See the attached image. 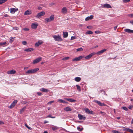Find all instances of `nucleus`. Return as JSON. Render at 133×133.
Here are the masks:
<instances>
[{
    "instance_id": "nucleus-3",
    "label": "nucleus",
    "mask_w": 133,
    "mask_h": 133,
    "mask_svg": "<svg viewBox=\"0 0 133 133\" xmlns=\"http://www.w3.org/2000/svg\"><path fill=\"white\" fill-rule=\"evenodd\" d=\"M17 102V100H15L8 107V108L10 109L12 108L15 106Z\"/></svg>"
},
{
    "instance_id": "nucleus-6",
    "label": "nucleus",
    "mask_w": 133,
    "mask_h": 133,
    "mask_svg": "<svg viewBox=\"0 0 133 133\" xmlns=\"http://www.w3.org/2000/svg\"><path fill=\"white\" fill-rule=\"evenodd\" d=\"M94 102L95 103H97V104H98L100 106H106V105L104 103H101L100 101H98L97 100H94Z\"/></svg>"
},
{
    "instance_id": "nucleus-23",
    "label": "nucleus",
    "mask_w": 133,
    "mask_h": 133,
    "mask_svg": "<svg viewBox=\"0 0 133 133\" xmlns=\"http://www.w3.org/2000/svg\"><path fill=\"white\" fill-rule=\"evenodd\" d=\"M75 81L77 82L80 81L81 80V78L79 77H77L75 78Z\"/></svg>"
},
{
    "instance_id": "nucleus-43",
    "label": "nucleus",
    "mask_w": 133,
    "mask_h": 133,
    "mask_svg": "<svg viewBox=\"0 0 133 133\" xmlns=\"http://www.w3.org/2000/svg\"><path fill=\"white\" fill-rule=\"evenodd\" d=\"M47 117H49L51 118H55L56 117L55 116L52 117L50 115H48Z\"/></svg>"
},
{
    "instance_id": "nucleus-4",
    "label": "nucleus",
    "mask_w": 133,
    "mask_h": 133,
    "mask_svg": "<svg viewBox=\"0 0 133 133\" xmlns=\"http://www.w3.org/2000/svg\"><path fill=\"white\" fill-rule=\"evenodd\" d=\"M84 57V56H81L77 57H76L72 59V61H78Z\"/></svg>"
},
{
    "instance_id": "nucleus-44",
    "label": "nucleus",
    "mask_w": 133,
    "mask_h": 133,
    "mask_svg": "<svg viewBox=\"0 0 133 133\" xmlns=\"http://www.w3.org/2000/svg\"><path fill=\"white\" fill-rule=\"evenodd\" d=\"M22 43L23 45H25L27 44V42L25 41H23L22 42Z\"/></svg>"
},
{
    "instance_id": "nucleus-8",
    "label": "nucleus",
    "mask_w": 133,
    "mask_h": 133,
    "mask_svg": "<svg viewBox=\"0 0 133 133\" xmlns=\"http://www.w3.org/2000/svg\"><path fill=\"white\" fill-rule=\"evenodd\" d=\"M85 112L86 113L88 114H93L94 113V112L90 110H89L87 108H86L85 109Z\"/></svg>"
},
{
    "instance_id": "nucleus-52",
    "label": "nucleus",
    "mask_w": 133,
    "mask_h": 133,
    "mask_svg": "<svg viewBox=\"0 0 133 133\" xmlns=\"http://www.w3.org/2000/svg\"><path fill=\"white\" fill-rule=\"evenodd\" d=\"M95 33L96 34H99L100 33V31H95Z\"/></svg>"
},
{
    "instance_id": "nucleus-38",
    "label": "nucleus",
    "mask_w": 133,
    "mask_h": 133,
    "mask_svg": "<svg viewBox=\"0 0 133 133\" xmlns=\"http://www.w3.org/2000/svg\"><path fill=\"white\" fill-rule=\"evenodd\" d=\"M77 51H81L83 50V49L82 48H78L76 50Z\"/></svg>"
},
{
    "instance_id": "nucleus-9",
    "label": "nucleus",
    "mask_w": 133,
    "mask_h": 133,
    "mask_svg": "<svg viewBox=\"0 0 133 133\" xmlns=\"http://www.w3.org/2000/svg\"><path fill=\"white\" fill-rule=\"evenodd\" d=\"M37 26L38 24L37 23H34L32 24L31 26L32 29H34L37 28Z\"/></svg>"
},
{
    "instance_id": "nucleus-24",
    "label": "nucleus",
    "mask_w": 133,
    "mask_h": 133,
    "mask_svg": "<svg viewBox=\"0 0 133 133\" xmlns=\"http://www.w3.org/2000/svg\"><path fill=\"white\" fill-rule=\"evenodd\" d=\"M49 91V90L45 89L44 88H42V92H48Z\"/></svg>"
},
{
    "instance_id": "nucleus-60",
    "label": "nucleus",
    "mask_w": 133,
    "mask_h": 133,
    "mask_svg": "<svg viewBox=\"0 0 133 133\" xmlns=\"http://www.w3.org/2000/svg\"><path fill=\"white\" fill-rule=\"evenodd\" d=\"M4 124V123L2 122V121H0V124Z\"/></svg>"
},
{
    "instance_id": "nucleus-58",
    "label": "nucleus",
    "mask_w": 133,
    "mask_h": 133,
    "mask_svg": "<svg viewBox=\"0 0 133 133\" xmlns=\"http://www.w3.org/2000/svg\"><path fill=\"white\" fill-rule=\"evenodd\" d=\"M117 27V26H115L114 28V30H116V29Z\"/></svg>"
},
{
    "instance_id": "nucleus-14",
    "label": "nucleus",
    "mask_w": 133,
    "mask_h": 133,
    "mask_svg": "<svg viewBox=\"0 0 133 133\" xmlns=\"http://www.w3.org/2000/svg\"><path fill=\"white\" fill-rule=\"evenodd\" d=\"M31 14V12L30 10H27L24 12L25 15H28Z\"/></svg>"
},
{
    "instance_id": "nucleus-37",
    "label": "nucleus",
    "mask_w": 133,
    "mask_h": 133,
    "mask_svg": "<svg viewBox=\"0 0 133 133\" xmlns=\"http://www.w3.org/2000/svg\"><path fill=\"white\" fill-rule=\"evenodd\" d=\"M52 129L53 130H55L57 129V127L56 126L52 127Z\"/></svg>"
},
{
    "instance_id": "nucleus-42",
    "label": "nucleus",
    "mask_w": 133,
    "mask_h": 133,
    "mask_svg": "<svg viewBox=\"0 0 133 133\" xmlns=\"http://www.w3.org/2000/svg\"><path fill=\"white\" fill-rule=\"evenodd\" d=\"M130 1V0H123V2L125 3Z\"/></svg>"
},
{
    "instance_id": "nucleus-26",
    "label": "nucleus",
    "mask_w": 133,
    "mask_h": 133,
    "mask_svg": "<svg viewBox=\"0 0 133 133\" xmlns=\"http://www.w3.org/2000/svg\"><path fill=\"white\" fill-rule=\"evenodd\" d=\"M49 18L50 19V20L51 21H53L54 19V15H51V16H50Z\"/></svg>"
},
{
    "instance_id": "nucleus-51",
    "label": "nucleus",
    "mask_w": 133,
    "mask_h": 133,
    "mask_svg": "<svg viewBox=\"0 0 133 133\" xmlns=\"http://www.w3.org/2000/svg\"><path fill=\"white\" fill-rule=\"evenodd\" d=\"M23 30L25 31H28L29 30V29L28 28H24L23 29Z\"/></svg>"
},
{
    "instance_id": "nucleus-55",
    "label": "nucleus",
    "mask_w": 133,
    "mask_h": 133,
    "mask_svg": "<svg viewBox=\"0 0 133 133\" xmlns=\"http://www.w3.org/2000/svg\"><path fill=\"white\" fill-rule=\"evenodd\" d=\"M100 112L101 113L102 115H104L105 114V113L104 112L100 111Z\"/></svg>"
},
{
    "instance_id": "nucleus-28",
    "label": "nucleus",
    "mask_w": 133,
    "mask_h": 133,
    "mask_svg": "<svg viewBox=\"0 0 133 133\" xmlns=\"http://www.w3.org/2000/svg\"><path fill=\"white\" fill-rule=\"evenodd\" d=\"M41 44H42L41 42H38L36 43L35 44V46L36 47L38 46Z\"/></svg>"
},
{
    "instance_id": "nucleus-27",
    "label": "nucleus",
    "mask_w": 133,
    "mask_h": 133,
    "mask_svg": "<svg viewBox=\"0 0 133 133\" xmlns=\"http://www.w3.org/2000/svg\"><path fill=\"white\" fill-rule=\"evenodd\" d=\"M76 86L77 87V89L79 91H81L80 87L78 85H76Z\"/></svg>"
},
{
    "instance_id": "nucleus-41",
    "label": "nucleus",
    "mask_w": 133,
    "mask_h": 133,
    "mask_svg": "<svg viewBox=\"0 0 133 133\" xmlns=\"http://www.w3.org/2000/svg\"><path fill=\"white\" fill-rule=\"evenodd\" d=\"M14 39L13 37H10V42L11 43H12V42L13 41V39Z\"/></svg>"
},
{
    "instance_id": "nucleus-53",
    "label": "nucleus",
    "mask_w": 133,
    "mask_h": 133,
    "mask_svg": "<svg viewBox=\"0 0 133 133\" xmlns=\"http://www.w3.org/2000/svg\"><path fill=\"white\" fill-rule=\"evenodd\" d=\"M63 100L62 99H59L58 100V101L59 102H60L61 103H63Z\"/></svg>"
},
{
    "instance_id": "nucleus-49",
    "label": "nucleus",
    "mask_w": 133,
    "mask_h": 133,
    "mask_svg": "<svg viewBox=\"0 0 133 133\" xmlns=\"http://www.w3.org/2000/svg\"><path fill=\"white\" fill-rule=\"evenodd\" d=\"M129 131V132H130L131 133H133V130H132L130 129H128Z\"/></svg>"
},
{
    "instance_id": "nucleus-25",
    "label": "nucleus",
    "mask_w": 133,
    "mask_h": 133,
    "mask_svg": "<svg viewBox=\"0 0 133 133\" xmlns=\"http://www.w3.org/2000/svg\"><path fill=\"white\" fill-rule=\"evenodd\" d=\"M42 16V12L38 14L36 16V17L37 18H39Z\"/></svg>"
},
{
    "instance_id": "nucleus-56",
    "label": "nucleus",
    "mask_w": 133,
    "mask_h": 133,
    "mask_svg": "<svg viewBox=\"0 0 133 133\" xmlns=\"http://www.w3.org/2000/svg\"><path fill=\"white\" fill-rule=\"evenodd\" d=\"M133 107L132 105L131 106H130L128 107V108L130 109H131L132 108V107Z\"/></svg>"
},
{
    "instance_id": "nucleus-21",
    "label": "nucleus",
    "mask_w": 133,
    "mask_h": 133,
    "mask_svg": "<svg viewBox=\"0 0 133 133\" xmlns=\"http://www.w3.org/2000/svg\"><path fill=\"white\" fill-rule=\"evenodd\" d=\"M34 49L33 48H28V49H24V51H27V52H31L33 50H34Z\"/></svg>"
},
{
    "instance_id": "nucleus-40",
    "label": "nucleus",
    "mask_w": 133,
    "mask_h": 133,
    "mask_svg": "<svg viewBox=\"0 0 133 133\" xmlns=\"http://www.w3.org/2000/svg\"><path fill=\"white\" fill-rule=\"evenodd\" d=\"M6 43V42L3 43H0V46L2 45H4Z\"/></svg>"
},
{
    "instance_id": "nucleus-34",
    "label": "nucleus",
    "mask_w": 133,
    "mask_h": 133,
    "mask_svg": "<svg viewBox=\"0 0 133 133\" xmlns=\"http://www.w3.org/2000/svg\"><path fill=\"white\" fill-rule=\"evenodd\" d=\"M45 20L47 22H49L51 21L50 20V19L49 18H45Z\"/></svg>"
},
{
    "instance_id": "nucleus-12",
    "label": "nucleus",
    "mask_w": 133,
    "mask_h": 133,
    "mask_svg": "<svg viewBox=\"0 0 133 133\" xmlns=\"http://www.w3.org/2000/svg\"><path fill=\"white\" fill-rule=\"evenodd\" d=\"M18 10L17 8H11L10 9V12L12 14L14 13L15 12L17 11Z\"/></svg>"
},
{
    "instance_id": "nucleus-62",
    "label": "nucleus",
    "mask_w": 133,
    "mask_h": 133,
    "mask_svg": "<svg viewBox=\"0 0 133 133\" xmlns=\"http://www.w3.org/2000/svg\"><path fill=\"white\" fill-rule=\"evenodd\" d=\"M130 23L132 24H133V20H131L130 21Z\"/></svg>"
},
{
    "instance_id": "nucleus-33",
    "label": "nucleus",
    "mask_w": 133,
    "mask_h": 133,
    "mask_svg": "<svg viewBox=\"0 0 133 133\" xmlns=\"http://www.w3.org/2000/svg\"><path fill=\"white\" fill-rule=\"evenodd\" d=\"M122 109L126 111H128V108L126 107H122Z\"/></svg>"
},
{
    "instance_id": "nucleus-63",
    "label": "nucleus",
    "mask_w": 133,
    "mask_h": 133,
    "mask_svg": "<svg viewBox=\"0 0 133 133\" xmlns=\"http://www.w3.org/2000/svg\"><path fill=\"white\" fill-rule=\"evenodd\" d=\"M48 121H44V124H45V123H48Z\"/></svg>"
},
{
    "instance_id": "nucleus-61",
    "label": "nucleus",
    "mask_w": 133,
    "mask_h": 133,
    "mask_svg": "<svg viewBox=\"0 0 133 133\" xmlns=\"http://www.w3.org/2000/svg\"><path fill=\"white\" fill-rule=\"evenodd\" d=\"M62 103H68V102H65V101L63 100Z\"/></svg>"
},
{
    "instance_id": "nucleus-13",
    "label": "nucleus",
    "mask_w": 133,
    "mask_h": 133,
    "mask_svg": "<svg viewBox=\"0 0 133 133\" xmlns=\"http://www.w3.org/2000/svg\"><path fill=\"white\" fill-rule=\"evenodd\" d=\"M78 117L80 120L83 119L85 120L86 119V117H85L83 116L80 114L78 115Z\"/></svg>"
},
{
    "instance_id": "nucleus-31",
    "label": "nucleus",
    "mask_w": 133,
    "mask_h": 133,
    "mask_svg": "<svg viewBox=\"0 0 133 133\" xmlns=\"http://www.w3.org/2000/svg\"><path fill=\"white\" fill-rule=\"evenodd\" d=\"M77 129L79 131H82L83 129V128H80V127H77Z\"/></svg>"
},
{
    "instance_id": "nucleus-2",
    "label": "nucleus",
    "mask_w": 133,
    "mask_h": 133,
    "mask_svg": "<svg viewBox=\"0 0 133 133\" xmlns=\"http://www.w3.org/2000/svg\"><path fill=\"white\" fill-rule=\"evenodd\" d=\"M39 70L38 68H36L34 69H31L28 70L26 72V74H33L35 73Z\"/></svg>"
},
{
    "instance_id": "nucleus-1",
    "label": "nucleus",
    "mask_w": 133,
    "mask_h": 133,
    "mask_svg": "<svg viewBox=\"0 0 133 133\" xmlns=\"http://www.w3.org/2000/svg\"><path fill=\"white\" fill-rule=\"evenodd\" d=\"M53 37L56 41L60 42L63 41V39L59 35L57 36L54 35L53 36Z\"/></svg>"
},
{
    "instance_id": "nucleus-36",
    "label": "nucleus",
    "mask_w": 133,
    "mask_h": 133,
    "mask_svg": "<svg viewBox=\"0 0 133 133\" xmlns=\"http://www.w3.org/2000/svg\"><path fill=\"white\" fill-rule=\"evenodd\" d=\"M112 133H120V132H119L116 130H112Z\"/></svg>"
},
{
    "instance_id": "nucleus-39",
    "label": "nucleus",
    "mask_w": 133,
    "mask_h": 133,
    "mask_svg": "<svg viewBox=\"0 0 133 133\" xmlns=\"http://www.w3.org/2000/svg\"><path fill=\"white\" fill-rule=\"evenodd\" d=\"M69 58V57H66L64 58H63L62 59V60H67Z\"/></svg>"
},
{
    "instance_id": "nucleus-48",
    "label": "nucleus",
    "mask_w": 133,
    "mask_h": 133,
    "mask_svg": "<svg viewBox=\"0 0 133 133\" xmlns=\"http://www.w3.org/2000/svg\"><path fill=\"white\" fill-rule=\"evenodd\" d=\"M19 28L17 27H15L13 28V29H14V30H18L19 29Z\"/></svg>"
},
{
    "instance_id": "nucleus-29",
    "label": "nucleus",
    "mask_w": 133,
    "mask_h": 133,
    "mask_svg": "<svg viewBox=\"0 0 133 133\" xmlns=\"http://www.w3.org/2000/svg\"><path fill=\"white\" fill-rule=\"evenodd\" d=\"M122 128L124 129L123 130L124 131H126L129 132V130H128V129H130L129 128H127L124 127H123Z\"/></svg>"
},
{
    "instance_id": "nucleus-7",
    "label": "nucleus",
    "mask_w": 133,
    "mask_h": 133,
    "mask_svg": "<svg viewBox=\"0 0 133 133\" xmlns=\"http://www.w3.org/2000/svg\"><path fill=\"white\" fill-rule=\"evenodd\" d=\"M95 54V53L94 52L92 53L89 55L85 56L84 58L86 59H88L91 58L92 56L94 55Z\"/></svg>"
},
{
    "instance_id": "nucleus-16",
    "label": "nucleus",
    "mask_w": 133,
    "mask_h": 133,
    "mask_svg": "<svg viewBox=\"0 0 133 133\" xmlns=\"http://www.w3.org/2000/svg\"><path fill=\"white\" fill-rule=\"evenodd\" d=\"M94 17L93 15H91L90 16H88L86 17L85 19L86 21H87L92 19Z\"/></svg>"
},
{
    "instance_id": "nucleus-45",
    "label": "nucleus",
    "mask_w": 133,
    "mask_h": 133,
    "mask_svg": "<svg viewBox=\"0 0 133 133\" xmlns=\"http://www.w3.org/2000/svg\"><path fill=\"white\" fill-rule=\"evenodd\" d=\"M25 126L30 130H31V128L28 126L26 124H25Z\"/></svg>"
},
{
    "instance_id": "nucleus-35",
    "label": "nucleus",
    "mask_w": 133,
    "mask_h": 133,
    "mask_svg": "<svg viewBox=\"0 0 133 133\" xmlns=\"http://www.w3.org/2000/svg\"><path fill=\"white\" fill-rule=\"evenodd\" d=\"M7 0H0V4L4 3L6 2Z\"/></svg>"
},
{
    "instance_id": "nucleus-11",
    "label": "nucleus",
    "mask_w": 133,
    "mask_h": 133,
    "mask_svg": "<svg viewBox=\"0 0 133 133\" xmlns=\"http://www.w3.org/2000/svg\"><path fill=\"white\" fill-rule=\"evenodd\" d=\"M124 31L125 32L128 33H133V30L129 29H124Z\"/></svg>"
},
{
    "instance_id": "nucleus-30",
    "label": "nucleus",
    "mask_w": 133,
    "mask_h": 133,
    "mask_svg": "<svg viewBox=\"0 0 133 133\" xmlns=\"http://www.w3.org/2000/svg\"><path fill=\"white\" fill-rule=\"evenodd\" d=\"M93 32L91 31H89L86 32V34H93Z\"/></svg>"
},
{
    "instance_id": "nucleus-32",
    "label": "nucleus",
    "mask_w": 133,
    "mask_h": 133,
    "mask_svg": "<svg viewBox=\"0 0 133 133\" xmlns=\"http://www.w3.org/2000/svg\"><path fill=\"white\" fill-rule=\"evenodd\" d=\"M26 108L25 107H24L23 108L20 110V113H21L22 112H23L25 110Z\"/></svg>"
},
{
    "instance_id": "nucleus-50",
    "label": "nucleus",
    "mask_w": 133,
    "mask_h": 133,
    "mask_svg": "<svg viewBox=\"0 0 133 133\" xmlns=\"http://www.w3.org/2000/svg\"><path fill=\"white\" fill-rule=\"evenodd\" d=\"M54 102V101H51L49 102L48 103V104H51L52 103Z\"/></svg>"
},
{
    "instance_id": "nucleus-10",
    "label": "nucleus",
    "mask_w": 133,
    "mask_h": 133,
    "mask_svg": "<svg viewBox=\"0 0 133 133\" xmlns=\"http://www.w3.org/2000/svg\"><path fill=\"white\" fill-rule=\"evenodd\" d=\"M107 50V49H103L99 51L96 53V54L97 55H101V54L103 53L105 51H106Z\"/></svg>"
},
{
    "instance_id": "nucleus-15",
    "label": "nucleus",
    "mask_w": 133,
    "mask_h": 133,
    "mask_svg": "<svg viewBox=\"0 0 133 133\" xmlns=\"http://www.w3.org/2000/svg\"><path fill=\"white\" fill-rule=\"evenodd\" d=\"M103 7L104 8H111V5L109 4H106L103 5Z\"/></svg>"
},
{
    "instance_id": "nucleus-54",
    "label": "nucleus",
    "mask_w": 133,
    "mask_h": 133,
    "mask_svg": "<svg viewBox=\"0 0 133 133\" xmlns=\"http://www.w3.org/2000/svg\"><path fill=\"white\" fill-rule=\"evenodd\" d=\"M37 94L38 95H39V96H41V94H42L41 93V92H37Z\"/></svg>"
},
{
    "instance_id": "nucleus-18",
    "label": "nucleus",
    "mask_w": 133,
    "mask_h": 133,
    "mask_svg": "<svg viewBox=\"0 0 133 133\" xmlns=\"http://www.w3.org/2000/svg\"><path fill=\"white\" fill-rule=\"evenodd\" d=\"M64 110L66 111H71L72 110V109L69 107L64 108Z\"/></svg>"
},
{
    "instance_id": "nucleus-17",
    "label": "nucleus",
    "mask_w": 133,
    "mask_h": 133,
    "mask_svg": "<svg viewBox=\"0 0 133 133\" xmlns=\"http://www.w3.org/2000/svg\"><path fill=\"white\" fill-rule=\"evenodd\" d=\"M16 72V71L14 70H12L8 71L7 73L8 74H14Z\"/></svg>"
},
{
    "instance_id": "nucleus-57",
    "label": "nucleus",
    "mask_w": 133,
    "mask_h": 133,
    "mask_svg": "<svg viewBox=\"0 0 133 133\" xmlns=\"http://www.w3.org/2000/svg\"><path fill=\"white\" fill-rule=\"evenodd\" d=\"M87 28L88 29H91V26L90 25L88 26H87Z\"/></svg>"
},
{
    "instance_id": "nucleus-46",
    "label": "nucleus",
    "mask_w": 133,
    "mask_h": 133,
    "mask_svg": "<svg viewBox=\"0 0 133 133\" xmlns=\"http://www.w3.org/2000/svg\"><path fill=\"white\" fill-rule=\"evenodd\" d=\"M128 15L131 18H133V14H129Z\"/></svg>"
},
{
    "instance_id": "nucleus-22",
    "label": "nucleus",
    "mask_w": 133,
    "mask_h": 133,
    "mask_svg": "<svg viewBox=\"0 0 133 133\" xmlns=\"http://www.w3.org/2000/svg\"><path fill=\"white\" fill-rule=\"evenodd\" d=\"M63 37L64 38L67 37L68 36V33L67 32H63Z\"/></svg>"
},
{
    "instance_id": "nucleus-20",
    "label": "nucleus",
    "mask_w": 133,
    "mask_h": 133,
    "mask_svg": "<svg viewBox=\"0 0 133 133\" xmlns=\"http://www.w3.org/2000/svg\"><path fill=\"white\" fill-rule=\"evenodd\" d=\"M66 99L68 101L71 102H74L76 101V100L72 99L71 98H66Z\"/></svg>"
},
{
    "instance_id": "nucleus-59",
    "label": "nucleus",
    "mask_w": 133,
    "mask_h": 133,
    "mask_svg": "<svg viewBox=\"0 0 133 133\" xmlns=\"http://www.w3.org/2000/svg\"><path fill=\"white\" fill-rule=\"evenodd\" d=\"M45 14V12L44 11H42V16L44 15Z\"/></svg>"
},
{
    "instance_id": "nucleus-64",
    "label": "nucleus",
    "mask_w": 133,
    "mask_h": 133,
    "mask_svg": "<svg viewBox=\"0 0 133 133\" xmlns=\"http://www.w3.org/2000/svg\"><path fill=\"white\" fill-rule=\"evenodd\" d=\"M131 124H133V118L132 119L131 122Z\"/></svg>"
},
{
    "instance_id": "nucleus-19",
    "label": "nucleus",
    "mask_w": 133,
    "mask_h": 133,
    "mask_svg": "<svg viewBox=\"0 0 133 133\" xmlns=\"http://www.w3.org/2000/svg\"><path fill=\"white\" fill-rule=\"evenodd\" d=\"M62 12L64 13H65L67 12V10L66 8L65 7H64L62 10Z\"/></svg>"
},
{
    "instance_id": "nucleus-47",
    "label": "nucleus",
    "mask_w": 133,
    "mask_h": 133,
    "mask_svg": "<svg viewBox=\"0 0 133 133\" xmlns=\"http://www.w3.org/2000/svg\"><path fill=\"white\" fill-rule=\"evenodd\" d=\"M76 38L75 36H72L71 38V40H74Z\"/></svg>"
},
{
    "instance_id": "nucleus-5",
    "label": "nucleus",
    "mask_w": 133,
    "mask_h": 133,
    "mask_svg": "<svg viewBox=\"0 0 133 133\" xmlns=\"http://www.w3.org/2000/svg\"><path fill=\"white\" fill-rule=\"evenodd\" d=\"M42 59L41 57L38 58L33 61V64H35L39 62Z\"/></svg>"
}]
</instances>
